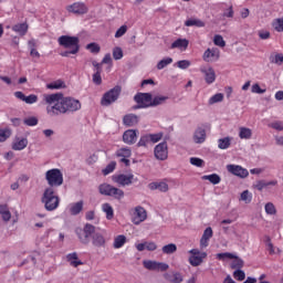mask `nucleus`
<instances>
[{
  "label": "nucleus",
  "mask_w": 283,
  "mask_h": 283,
  "mask_svg": "<svg viewBox=\"0 0 283 283\" xmlns=\"http://www.w3.org/2000/svg\"><path fill=\"white\" fill-rule=\"evenodd\" d=\"M81 109V102L72 97H62L60 103L53 106H46V114L51 117L61 116V114H69L70 112H78Z\"/></svg>",
  "instance_id": "obj_1"
},
{
  "label": "nucleus",
  "mask_w": 283,
  "mask_h": 283,
  "mask_svg": "<svg viewBox=\"0 0 283 283\" xmlns=\"http://www.w3.org/2000/svg\"><path fill=\"white\" fill-rule=\"evenodd\" d=\"M57 43L61 48H64L65 50L61 53V56H70V54H78L81 50V40L78 36H72V35H61L57 39Z\"/></svg>",
  "instance_id": "obj_2"
},
{
  "label": "nucleus",
  "mask_w": 283,
  "mask_h": 283,
  "mask_svg": "<svg viewBox=\"0 0 283 283\" xmlns=\"http://www.w3.org/2000/svg\"><path fill=\"white\" fill-rule=\"evenodd\" d=\"M41 202L44 205V209L46 211H56V209H59L61 199L59 196L54 195V188H45Z\"/></svg>",
  "instance_id": "obj_3"
},
{
  "label": "nucleus",
  "mask_w": 283,
  "mask_h": 283,
  "mask_svg": "<svg viewBox=\"0 0 283 283\" xmlns=\"http://www.w3.org/2000/svg\"><path fill=\"white\" fill-rule=\"evenodd\" d=\"M75 233L81 242V244H90L92 242V238H94V233H96V227L92 223H86L83 228H77Z\"/></svg>",
  "instance_id": "obj_4"
},
{
  "label": "nucleus",
  "mask_w": 283,
  "mask_h": 283,
  "mask_svg": "<svg viewBox=\"0 0 283 283\" xmlns=\"http://www.w3.org/2000/svg\"><path fill=\"white\" fill-rule=\"evenodd\" d=\"M45 180L51 189L61 187L63 185V172L59 168H52L45 172Z\"/></svg>",
  "instance_id": "obj_5"
},
{
  "label": "nucleus",
  "mask_w": 283,
  "mask_h": 283,
  "mask_svg": "<svg viewBox=\"0 0 283 283\" xmlns=\"http://www.w3.org/2000/svg\"><path fill=\"white\" fill-rule=\"evenodd\" d=\"M98 191L102 196H109L111 198H115V200H122V198H125V191L109 184L99 185Z\"/></svg>",
  "instance_id": "obj_6"
},
{
  "label": "nucleus",
  "mask_w": 283,
  "mask_h": 283,
  "mask_svg": "<svg viewBox=\"0 0 283 283\" xmlns=\"http://www.w3.org/2000/svg\"><path fill=\"white\" fill-rule=\"evenodd\" d=\"M120 92H122L120 86H115L111 88L102 97V101H101L102 105L107 107L108 105H112V103H116V101H118V96H120Z\"/></svg>",
  "instance_id": "obj_7"
},
{
  "label": "nucleus",
  "mask_w": 283,
  "mask_h": 283,
  "mask_svg": "<svg viewBox=\"0 0 283 283\" xmlns=\"http://www.w3.org/2000/svg\"><path fill=\"white\" fill-rule=\"evenodd\" d=\"M207 129H209V125L207 124L197 126L192 135V140L196 145H202L207 140Z\"/></svg>",
  "instance_id": "obj_8"
},
{
  "label": "nucleus",
  "mask_w": 283,
  "mask_h": 283,
  "mask_svg": "<svg viewBox=\"0 0 283 283\" xmlns=\"http://www.w3.org/2000/svg\"><path fill=\"white\" fill-rule=\"evenodd\" d=\"M154 155L157 160H167L169 158V147L167 142H161L154 148Z\"/></svg>",
  "instance_id": "obj_9"
},
{
  "label": "nucleus",
  "mask_w": 283,
  "mask_h": 283,
  "mask_svg": "<svg viewBox=\"0 0 283 283\" xmlns=\"http://www.w3.org/2000/svg\"><path fill=\"white\" fill-rule=\"evenodd\" d=\"M88 10L90 9L87 8V4H85V2H74L66 6V12H70L71 14L83 15L87 14Z\"/></svg>",
  "instance_id": "obj_10"
},
{
  "label": "nucleus",
  "mask_w": 283,
  "mask_h": 283,
  "mask_svg": "<svg viewBox=\"0 0 283 283\" xmlns=\"http://www.w3.org/2000/svg\"><path fill=\"white\" fill-rule=\"evenodd\" d=\"M227 170L229 171V174H232V176H237L238 178L249 177V170L240 165H228Z\"/></svg>",
  "instance_id": "obj_11"
},
{
  "label": "nucleus",
  "mask_w": 283,
  "mask_h": 283,
  "mask_svg": "<svg viewBox=\"0 0 283 283\" xmlns=\"http://www.w3.org/2000/svg\"><path fill=\"white\" fill-rule=\"evenodd\" d=\"M113 180L117 184L120 185V187H129L132 182H134V175H115L113 176Z\"/></svg>",
  "instance_id": "obj_12"
},
{
  "label": "nucleus",
  "mask_w": 283,
  "mask_h": 283,
  "mask_svg": "<svg viewBox=\"0 0 283 283\" xmlns=\"http://www.w3.org/2000/svg\"><path fill=\"white\" fill-rule=\"evenodd\" d=\"M218 59H220V49L218 48L207 49L203 53V61H206V63H213V61H218Z\"/></svg>",
  "instance_id": "obj_13"
},
{
  "label": "nucleus",
  "mask_w": 283,
  "mask_h": 283,
  "mask_svg": "<svg viewBox=\"0 0 283 283\" xmlns=\"http://www.w3.org/2000/svg\"><path fill=\"white\" fill-rule=\"evenodd\" d=\"M136 140H138V129H127L123 134V142L126 145H135Z\"/></svg>",
  "instance_id": "obj_14"
},
{
  "label": "nucleus",
  "mask_w": 283,
  "mask_h": 283,
  "mask_svg": "<svg viewBox=\"0 0 283 283\" xmlns=\"http://www.w3.org/2000/svg\"><path fill=\"white\" fill-rule=\"evenodd\" d=\"M147 220V210L145 208L138 206L135 208L133 222L135 224H140V222H145Z\"/></svg>",
  "instance_id": "obj_15"
},
{
  "label": "nucleus",
  "mask_w": 283,
  "mask_h": 283,
  "mask_svg": "<svg viewBox=\"0 0 283 283\" xmlns=\"http://www.w3.org/2000/svg\"><path fill=\"white\" fill-rule=\"evenodd\" d=\"M164 280L169 283H182L185 282V276L182 275V273L174 271L171 273H165Z\"/></svg>",
  "instance_id": "obj_16"
},
{
  "label": "nucleus",
  "mask_w": 283,
  "mask_h": 283,
  "mask_svg": "<svg viewBox=\"0 0 283 283\" xmlns=\"http://www.w3.org/2000/svg\"><path fill=\"white\" fill-rule=\"evenodd\" d=\"M14 96L15 98H19V101H23V103H27V105H34V103L39 101V96H36L35 94L25 96V94H23V92L21 91L15 92Z\"/></svg>",
  "instance_id": "obj_17"
},
{
  "label": "nucleus",
  "mask_w": 283,
  "mask_h": 283,
  "mask_svg": "<svg viewBox=\"0 0 283 283\" xmlns=\"http://www.w3.org/2000/svg\"><path fill=\"white\" fill-rule=\"evenodd\" d=\"M62 99H63V93L44 95V101L48 107H54V105H56V103H60Z\"/></svg>",
  "instance_id": "obj_18"
},
{
  "label": "nucleus",
  "mask_w": 283,
  "mask_h": 283,
  "mask_svg": "<svg viewBox=\"0 0 283 283\" xmlns=\"http://www.w3.org/2000/svg\"><path fill=\"white\" fill-rule=\"evenodd\" d=\"M134 101L137 104L149 105L153 101V95L151 93H137L134 96Z\"/></svg>",
  "instance_id": "obj_19"
},
{
  "label": "nucleus",
  "mask_w": 283,
  "mask_h": 283,
  "mask_svg": "<svg viewBox=\"0 0 283 283\" xmlns=\"http://www.w3.org/2000/svg\"><path fill=\"white\" fill-rule=\"evenodd\" d=\"M213 238V229L211 227H208L200 239V247L201 249H207L209 247V240Z\"/></svg>",
  "instance_id": "obj_20"
},
{
  "label": "nucleus",
  "mask_w": 283,
  "mask_h": 283,
  "mask_svg": "<svg viewBox=\"0 0 283 283\" xmlns=\"http://www.w3.org/2000/svg\"><path fill=\"white\" fill-rule=\"evenodd\" d=\"M91 240H92L93 247H96L97 249L105 248L106 240L102 233L95 232Z\"/></svg>",
  "instance_id": "obj_21"
},
{
  "label": "nucleus",
  "mask_w": 283,
  "mask_h": 283,
  "mask_svg": "<svg viewBox=\"0 0 283 283\" xmlns=\"http://www.w3.org/2000/svg\"><path fill=\"white\" fill-rule=\"evenodd\" d=\"M171 50H181L185 51L189 48V40L187 39H177L175 42L170 45Z\"/></svg>",
  "instance_id": "obj_22"
},
{
  "label": "nucleus",
  "mask_w": 283,
  "mask_h": 283,
  "mask_svg": "<svg viewBox=\"0 0 283 283\" xmlns=\"http://www.w3.org/2000/svg\"><path fill=\"white\" fill-rule=\"evenodd\" d=\"M137 123H138V117L135 114H127L123 117V124L126 127H136Z\"/></svg>",
  "instance_id": "obj_23"
},
{
  "label": "nucleus",
  "mask_w": 283,
  "mask_h": 283,
  "mask_svg": "<svg viewBox=\"0 0 283 283\" xmlns=\"http://www.w3.org/2000/svg\"><path fill=\"white\" fill-rule=\"evenodd\" d=\"M167 101H169V96H155L153 97L151 103L148 104V107H158V105H165Z\"/></svg>",
  "instance_id": "obj_24"
},
{
  "label": "nucleus",
  "mask_w": 283,
  "mask_h": 283,
  "mask_svg": "<svg viewBox=\"0 0 283 283\" xmlns=\"http://www.w3.org/2000/svg\"><path fill=\"white\" fill-rule=\"evenodd\" d=\"M207 258V252H201L200 255H192L189 258V263L191 266H200L202 264V260Z\"/></svg>",
  "instance_id": "obj_25"
},
{
  "label": "nucleus",
  "mask_w": 283,
  "mask_h": 283,
  "mask_svg": "<svg viewBox=\"0 0 283 283\" xmlns=\"http://www.w3.org/2000/svg\"><path fill=\"white\" fill-rule=\"evenodd\" d=\"M66 260L70 262L71 266H74L75 269L76 266L83 265V262L78 260V254L76 252L67 254Z\"/></svg>",
  "instance_id": "obj_26"
},
{
  "label": "nucleus",
  "mask_w": 283,
  "mask_h": 283,
  "mask_svg": "<svg viewBox=\"0 0 283 283\" xmlns=\"http://www.w3.org/2000/svg\"><path fill=\"white\" fill-rule=\"evenodd\" d=\"M137 251H156L158 249V245L156 242H144L136 245Z\"/></svg>",
  "instance_id": "obj_27"
},
{
  "label": "nucleus",
  "mask_w": 283,
  "mask_h": 283,
  "mask_svg": "<svg viewBox=\"0 0 283 283\" xmlns=\"http://www.w3.org/2000/svg\"><path fill=\"white\" fill-rule=\"evenodd\" d=\"M111 70L112 67V54L107 53L105 54L102 62L97 65V70Z\"/></svg>",
  "instance_id": "obj_28"
},
{
  "label": "nucleus",
  "mask_w": 283,
  "mask_h": 283,
  "mask_svg": "<svg viewBox=\"0 0 283 283\" xmlns=\"http://www.w3.org/2000/svg\"><path fill=\"white\" fill-rule=\"evenodd\" d=\"M25 147H28V138H17V142L12 144L13 151H22Z\"/></svg>",
  "instance_id": "obj_29"
},
{
  "label": "nucleus",
  "mask_w": 283,
  "mask_h": 283,
  "mask_svg": "<svg viewBox=\"0 0 283 283\" xmlns=\"http://www.w3.org/2000/svg\"><path fill=\"white\" fill-rule=\"evenodd\" d=\"M0 216H2L4 222H10L12 213L10 212V209H8V205H0Z\"/></svg>",
  "instance_id": "obj_30"
},
{
  "label": "nucleus",
  "mask_w": 283,
  "mask_h": 283,
  "mask_svg": "<svg viewBox=\"0 0 283 283\" xmlns=\"http://www.w3.org/2000/svg\"><path fill=\"white\" fill-rule=\"evenodd\" d=\"M12 31L17 32L21 36H25V34H28V24L27 23H18L12 27Z\"/></svg>",
  "instance_id": "obj_31"
},
{
  "label": "nucleus",
  "mask_w": 283,
  "mask_h": 283,
  "mask_svg": "<svg viewBox=\"0 0 283 283\" xmlns=\"http://www.w3.org/2000/svg\"><path fill=\"white\" fill-rule=\"evenodd\" d=\"M186 28H205V21L200 19H189L185 21Z\"/></svg>",
  "instance_id": "obj_32"
},
{
  "label": "nucleus",
  "mask_w": 283,
  "mask_h": 283,
  "mask_svg": "<svg viewBox=\"0 0 283 283\" xmlns=\"http://www.w3.org/2000/svg\"><path fill=\"white\" fill-rule=\"evenodd\" d=\"M125 242H127V237L119 234L114 239L113 247L114 249H122V247H125Z\"/></svg>",
  "instance_id": "obj_33"
},
{
  "label": "nucleus",
  "mask_w": 283,
  "mask_h": 283,
  "mask_svg": "<svg viewBox=\"0 0 283 283\" xmlns=\"http://www.w3.org/2000/svg\"><path fill=\"white\" fill-rule=\"evenodd\" d=\"M83 211V201H77L73 203L70 208L71 216H78Z\"/></svg>",
  "instance_id": "obj_34"
},
{
  "label": "nucleus",
  "mask_w": 283,
  "mask_h": 283,
  "mask_svg": "<svg viewBox=\"0 0 283 283\" xmlns=\"http://www.w3.org/2000/svg\"><path fill=\"white\" fill-rule=\"evenodd\" d=\"M163 253L165 255H172V253H176L178 251V247L175 243L166 244L161 248Z\"/></svg>",
  "instance_id": "obj_35"
},
{
  "label": "nucleus",
  "mask_w": 283,
  "mask_h": 283,
  "mask_svg": "<svg viewBox=\"0 0 283 283\" xmlns=\"http://www.w3.org/2000/svg\"><path fill=\"white\" fill-rule=\"evenodd\" d=\"M253 136V130L251 128L241 127L239 132V137L241 139L249 140Z\"/></svg>",
  "instance_id": "obj_36"
},
{
  "label": "nucleus",
  "mask_w": 283,
  "mask_h": 283,
  "mask_svg": "<svg viewBox=\"0 0 283 283\" xmlns=\"http://www.w3.org/2000/svg\"><path fill=\"white\" fill-rule=\"evenodd\" d=\"M270 63H274L275 65H283V54L272 53L270 55Z\"/></svg>",
  "instance_id": "obj_37"
},
{
  "label": "nucleus",
  "mask_w": 283,
  "mask_h": 283,
  "mask_svg": "<svg viewBox=\"0 0 283 283\" xmlns=\"http://www.w3.org/2000/svg\"><path fill=\"white\" fill-rule=\"evenodd\" d=\"M219 149H229L231 147V137L220 138L218 140Z\"/></svg>",
  "instance_id": "obj_38"
},
{
  "label": "nucleus",
  "mask_w": 283,
  "mask_h": 283,
  "mask_svg": "<svg viewBox=\"0 0 283 283\" xmlns=\"http://www.w3.org/2000/svg\"><path fill=\"white\" fill-rule=\"evenodd\" d=\"M202 180H209V182H211V185H220L221 178L219 177L218 174H212V175L203 176Z\"/></svg>",
  "instance_id": "obj_39"
},
{
  "label": "nucleus",
  "mask_w": 283,
  "mask_h": 283,
  "mask_svg": "<svg viewBox=\"0 0 283 283\" xmlns=\"http://www.w3.org/2000/svg\"><path fill=\"white\" fill-rule=\"evenodd\" d=\"M104 213H106L107 220H112L114 218V208L109 203H104L102 206Z\"/></svg>",
  "instance_id": "obj_40"
},
{
  "label": "nucleus",
  "mask_w": 283,
  "mask_h": 283,
  "mask_svg": "<svg viewBox=\"0 0 283 283\" xmlns=\"http://www.w3.org/2000/svg\"><path fill=\"white\" fill-rule=\"evenodd\" d=\"M46 87L48 90H62L63 87H65V82H63L62 80H57L48 84Z\"/></svg>",
  "instance_id": "obj_41"
},
{
  "label": "nucleus",
  "mask_w": 283,
  "mask_h": 283,
  "mask_svg": "<svg viewBox=\"0 0 283 283\" xmlns=\"http://www.w3.org/2000/svg\"><path fill=\"white\" fill-rule=\"evenodd\" d=\"M143 264L148 271H157L158 261L145 260Z\"/></svg>",
  "instance_id": "obj_42"
},
{
  "label": "nucleus",
  "mask_w": 283,
  "mask_h": 283,
  "mask_svg": "<svg viewBox=\"0 0 283 283\" xmlns=\"http://www.w3.org/2000/svg\"><path fill=\"white\" fill-rule=\"evenodd\" d=\"M232 264H231V269H238V270H241L243 266H244V261L239 258V256H235L232 258Z\"/></svg>",
  "instance_id": "obj_43"
},
{
  "label": "nucleus",
  "mask_w": 283,
  "mask_h": 283,
  "mask_svg": "<svg viewBox=\"0 0 283 283\" xmlns=\"http://www.w3.org/2000/svg\"><path fill=\"white\" fill-rule=\"evenodd\" d=\"M272 28L276 32H283V18L274 19L273 22H272Z\"/></svg>",
  "instance_id": "obj_44"
},
{
  "label": "nucleus",
  "mask_w": 283,
  "mask_h": 283,
  "mask_svg": "<svg viewBox=\"0 0 283 283\" xmlns=\"http://www.w3.org/2000/svg\"><path fill=\"white\" fill-rule=\"evenodd\" d=\"M171 63H174V59L171 57L163 59L158 62L157 70H165V67H167V65H171Z\"/></svg>",
  "instance_id": "obj_45"
},
{
  "label": "nucleus",
  "mask_w": 283,
  "mask_h": 283,
  "mask_svg": "<svg viewBox=\"0 0 283 283\" xmlns=\"http://www.w3.org/2000/svg\"><path fill=\"white\" fill-rule=\"evenodd\" d=\"M224 101V94L217 93L209 99V105H216V103H222Z\"/></svg>",
  "instance_id": "obj_46"
},
{
  "label": "nucleus",
  "mask_w": 283,
  "mask_h": 283,
  "mask_svg": "<svg viewBox=\"0 0 283 283\" xmlns=\"http://www.w3.org/2000/svg\"><path fill=\"white\" fill-rule=\"evenodd\" d=\"M213 43L218 48H227V42L224 41V38H222V35H220V34L214 35Z\"/></svg>",
  "instance_id": "obj_47"
},
{
  "label": "nucleus",
  "mask_w": 283,
  "mask_h": 283,
  "mask_svg": "<svg viewBox=\"0 0 283 283\" xmlns=\"http://www.w3.org/2000/svg\"><path fill=\"white\" fill-rule=\"evenodd\" d=\"M116 156L118 158H129L132 156V149L120 148V149L117 150Z\"/></svg>",
  "instance_id": "obj_48"
},
{
  "label": "nucleus",
  "mask_w": 283,
  "mask_h": 283,
  "mask_svg": "<svg viewBox=\"0 0 283 283\" xmlns=\"http://www.w3.org/2000/svg\"><path fill=\"white\" fill-rule=\"evenodd\" d=\"M265 213H268V216H275L277 213V209H275L273 202L265 203Z\"/></svg>",
  "instance_id": "obj_49"
},
{
  "label": "nucleus",
  "mask_w": 283,
  "mask_h": 283,
  "mask_svg": "<svg viewBox=\"0 0 283 283\" xmlns=\"http://www.w3.org/2000/svg\"><path fill=\"white\" fill-rule=\"evenodd\" d=\"M124 53H123V49L120 46H115L113 49V59L115 61H120V59H123Z\"/></svg>",
  "instance_id": "obj_50"
},
{
  "label": "nucleus",
  "mask_w": 283,
  "mask_h": 283,
  "mask_svg": "<svg viewBox=\"0 0 283 283\" xmlns=\"http://www.w3.org/2000/svg\"><path fill=\"white\" fill-rule=\"evenodd\" d=\"M114 169H116V161H111L103 170L102 174L104 176H109V174H112V171H114Z\"/></svg>",
  "instance_id": "obj_51"
},
{
  "label": "nucleus",
  "mask_w": 283,
  "mask_h": 283,
  "mask_svg": "<svg viewBox=\"0 0 283 283\" xmlns=\"http://www.w3.org/2000/svg\"><path fill=\"white\" fill-rule=\"evenodd\" d=\"M23 123L28 126V127H34L36 125H39V118H36L35 116H31L29 118H24Z\"/></svg>",
  "instance_id": "obj_52"
},
{
  "label": "nucleus",
  "mask_w": 283,
  "mask_h": 283,
  "mask_svg": "<svg viewBox=\"0 0 283 283\" xmlns=\"http://www.w3.org/2000/svg\"><path fill=\"white\" fill-rule=\"evenodd\" d=\"M240 200H242V202H245V205H249L251 200H253V197L251 196V192H249V190H244L241 193Z\"/></svg>",
  "instance_id": "obj_53"
},
{
  "label": "nucleus",
  "mask_w": 283,
  "mask_h": 283,
  "mask_svg": "<svg viewBox=\"0 0 283 283\" xmlns=\"http://www.w3.org/2000/svg\"><path fill=\"white\" fill-rule=\"evenodd\" d=\"M148 143H150L149 134L143 135L137 143V147H147Z\"/></svg>",
  "instance_id": "obj_54"
},
{
  "label": "nucleus",
  "mask_w": 283,
  "mask_h": 283,
  "mask_svg": "<svg viewBox=\"0 0 283 283\" xmlns=\"http://www.w3.org/2000/svg\"><path fill=\"white\" fill-rule=\"evenodd\" d=\"M86 50H90L92 54H98L101 52V46L97 43H90L86 45Z\"/></svg>",
  "instance_id": "obj_55"
},
{
  "label": "nucleus",
  "mask_w": 283,
  "mask_h": 283,
  "mask_svg": "<svg viewBox=\"0 0 283 283\" xmlns=\"http://www.w3.org/2000/svg\"><path fill=\"white\" fill-rule=\"evenodd\" d=\"M233 277H235V280H238L239 282H243V280H245L247 277V274L243 270H235L233 272Z\"/></svg>",
  "instance_id": "obj_56"
},
{
  "label": "nucleus",
  "mask_w": 283,
  "mask_h": 283,
  "mask_svg": "<svg viewBox=\"0 0 283 283\" xmlns=\"http://www.w3.org/2000/svg\"><path fill=\"white\" fill-rule=\"evenodd\" d=\"M150 143H160L163 140V133L148 134Z\"/></svg>",
  "instance_id": "obj_57"
},
{
  "label": "nucleus",
  "mask_w": 283,
  "mask_h": 283,
  "mask_svg": "<svg viewBox=\"0 0 283 283\" xmlns=\"http://www.w3.org/2000/svg\"><path fill=\"white\" fill-rule=\"evenodd\" d=\"M12 133L8 129H0V143H6Z\"/></svg>",
  "instance_id": "obj_58"
},
{
  "label": "nucleus",
  "mask_w": 283,
  "mask_h": 283,
  "mask_svg": "<svg viewBox=\"0 0 283 283\" xmlns=\"http://www.w3.org/2000/svg\"><path fill=\"white\" fill-rule=\"evenodd\" d=\"M190 165H193V167H205V160L198 157H191Z\"/></svg>",
  "instance_id": "obj_59"
},
{
  "label": "nucleus",
  "mask_w": 283,
  "mask_h": 283,
  "mask_svg": "<svg viewBox=\"0 0 283 283\" xmlns=\"http://www.w3.org/2000/svg\"><path fill=\"white\" fill-rule=\"evenodd\" d=\"M190 66H191V62L188 60H181L177 62V67H179V70H187Z\"/></svg>",
  "instance_id": "obj_60"
},
{
  "label": "nucleus",
  "mask_w": 283,
  "mask_h": 283,
  "mask_svg": "<svg viewBox=\"0 0 283 283\" xmlns=\"http://www.w3.org/2000/svg\"><path fill=\"white\" fill-rule=\"evenodd\" d=\"M127 34V25H122L115 33V39H120V36H125Z\"/></svg>",
  "instance_id": "obj_61"
},
{
  "label": "nucleus",
  "mask_w": 283,
  "mask_h": 283,
  "mask_svg": "<svg viewBox=\"0 0 283 283\" xmlns=\"http://www.w3.org/2000/svg\"><path fill=\"white\" fill-rule=\"evenodd\" d=\"M205 80H206V83H208V85H211V83H213V81H216V73L207 72L205 75Z\"/></svg>",
  "instance_id": "obj_62"
},
{
  "label": "nucleus",
  "mask_w": 283,
  "mask_h": 283,
  "mask_svg": "<svg viewBox=\"0 0 283 283\" xmlns=\"http://www.w3.org/2000/svg\"><path fill=\"white\" fill-rule=\"evenodd\" d=\"M93 83L95 85H101V83H103V77L101 76L99 72L93 74Z\"/></svg>",
  "instance_id": "obj_63"
},
{
  "label": "nucleus",
  "mask_w": 283,
  "mask_h": 283,
  "mask_svg": "<svg viewBox=\"0 0 283 283\" xmlns=\"http://www.w3.org/2000/svg\"><path fill=\"white\" fill-rule=\"evenodd\" d=\"M169 270V264L165 263V262H157V271H168Z\"/></svg>",
  "instance_id": "obj_64"
}]
</instances>
